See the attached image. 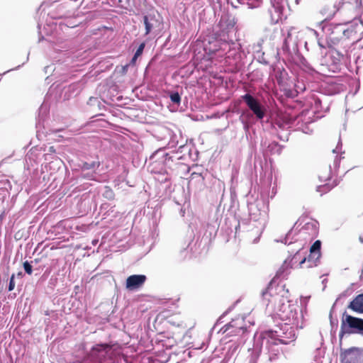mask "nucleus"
Listing matches in <instances>:
<instances>
[{"label": "nucleus", "mask_w": 363, "mask_h": 363, "mask_svg": "<svg viewBox=\"0 0 363 363\" xmlns=\"http://www.w3.org/2000/svg\"><path fill=\"white\" fill-rule=\"evenodd\" d=\"M298 129L301 130V131L306 134H311L312 133V130L309 128L308 125H303L298 127Z\"/></svg>", "instance_id": "32"}, {"label": "nucleus", "mask_w": 363, "mask_h": 363, "mask_svg": "<svg viewBox=\"0 0 363 363\" xmlns=\"http://www.w3.org/2000/svg\"><path fill=\"white\" fill-rule=\"evenodd\" d=\"M260 235H261V233H259V236H258L257 238H256L254 240V241H253V242H254L255 243H256V242H258V240H259V236H260Z\"/></svg>", "instance_id": "45"}, {"label": "nucleus", "mask_w": 363, "mask_h": 363, "mask_svg": "<svg viewBox=\"0 0 363 363\" xmlns=\"http://www.w3.org/2000/svg\"><path fill=\"white\" fill-rule=\"evenodd\" d=\"M329 178H330V174L328 177H325L324 178L323 177H320V176L319 177V179H320V181H325V180H327Z\"/></svg>", "instance_id": "43"}, {"label": "nucleus", "mask_w": 363, "mask_h": 363, "mask_svg": "<svg viewBox=\"0 0 363 363\" xmlns=\"http://www.w3.org/2000/svg\"><path fill=\"white\" fill-rule=\"evenodd\" d=\"M272 7L269 9L272 20L277 23L281 20V16L283 13L286 0H270Z\"/></svg>", "instance_id": "13"}, {"label": "nucleus", "mask_w": 363, "mask_h": 363, "mask_svg": "<svg viewBox=\"0 0 363 363\" xmlns=\"http://www.w3.org/2000/svg\"><path fill=\"white\" fill-rule=\"evenodd\" d=\"M333 3V9L330 11H324L327 17L333 16L339 9L342 0H330Z\"/></svg>", "instance_id": "22"}, {"label": "nucleus", "mask_w": 363, "mask_h": 363, "mask_svg": "<svg viewBox=\"0 0 363 363\" xmlns=\"http://www.w3.org/2000/svg\"><path fill=\"white\" fill-rule=\"evenodd\" d=\"M240 48V45L233 40H228V37H225V35H222V42H220L218 48H213V50H219L221 52L227 55V57H233L235 55Z\"/></svg>", "instance_id": "11"}, {"label": "nucleus", "mask_w": 363, "mask_h": 363, "mask_svg": "<svg viewBox=\"0 0 363 363\" xmlns=\"http://www.w3.org/2000/svg\"><path fill=\"white\" fill-rule=\"evenodd\" d=\"M189 151L188 146L185 145H181L179 146L178 152H183L184 151Z\"/></svg>", "instance_id": "37"}, {"label": "nucleus", "mask_w": 363, "mask_h": 363, "mask_svg": "<svg viewBox=\"0 0 363 363\" xmlns=\"http://www.w3.org/2000/svg\"><path fill=\"white\" fill-rule=\"evenodd\" d=\"M239 120L242 123L243 128L246 132L258 121L257 120V117L247 110H245L241 113Z\"/></svg>", "instance_id": "15"}, {"label": "nucleus", "mask_w": 363, "mask_h": 363, "mask_svg": "<svg viewBox=\"0 0 363 363\" xmlns=\"http://www.w3.org/2000/svg\"><path fill=\"white\" fill-rule=\"evenodd\" d=\"M340 158L338 157L337 156H336L335 160H334V162H333L334 168L338 167L339 164H340Z\"/></svg>", "instance_id": "38"}, {"label": "nucleus", "mask_w": 363, "mask_h": 363, "mask_svg": "<svg viewBox=\"0 0 363 363\" xmlns=\"http://www.w3.org/2000/svg\"><path fill=\"white\" fill-rule=\"evenodd\" d=\"M80 91V84L78 83H74L63 89L62 91V96L65 100H69L79 94Z\"/></svg>", "instance_id": "17"}, {"label": "nucleus", "mask_w": 363, "mask_h": 363, "mask_svg": "<svg viewBox=\"0 0 363 363\" xmlns=\"http://www.w3.org/2000/svg\"><path fill=\"white\" fill-rule=\"evenodd\" d=\"M171 101L174 104L179 105L181 101V96L177 91L171 92L169 94Z\"/></svg>", "instance_id": "25"}, {"label": "nucleus", "mask_w": 363, "mask_h": 363, "mask_svg": "<svg viewBox=\"0 0 363 363\" xmlns=\"http://www.w3.org/2000/svg\"><path fill=\"white\" fill-rule=\"evenodd\" d=\"M14 287H15L14 274H12V276L10 278L8 289L9 291H11L13 290Z\"/></svg>", "instance_id": "33"}, {"label": "nucleus", "mask_w": 363, "mask_h": 363, "mask_svg": "<svg viewBox=\"0 0 363 363\" xmlns=\"http://www.w3.org/2000/svg\"><path fill=\"white\" fill-rule=\"evenodd\" d=\"M220 42H222V36L216 38L213 40H209L208 43L204 46L205 50L211 54L218 52L219 50H213V48H218Z\"/></svg>", "instance_id": "19"}, {"label": "nucleus", "mask_w": 363, "mask_h": 363, "mask_svg": "<svg viewBox=\"0 0 363 363\" xmlns=\"http://www.w3.org/2000/svg\"><path fill=\"white\" fill-rule=\"evenodd\" d=\"M296 121H298V123H299V121H300L299 117H297V118L294 120V121L293 123H295Z\"/></svg>", "instance_id": "48"}, {"label": "nucleus", "mask_w": 363, "mask_h": 363, "mask_svg": "<svg viewBox=\"0 0 363 363\" xmlns=\"http://www.w3.org/2000/svg\"><path fill=\"white\" fill-rule=\"evenodd\" d=\"M296 243L297 244V249L293 250L290 253H293L295 250H296V252L291 258L288 257L284 261L281 267L277 271V277L281 279L285 278L287 275V270L289 268L294 267L296 264L301 266V264L306 262V258L304 255L305 252L302 251L303 247L305 245L304 242L301 241Z\"/></svg>", "instance_id": "7"}, {"label": "nucleus", "mask_w": 363, "mask_h": 363, "mask_svg": "<svg viewBox=\"0 0 363 363\" xmlns=\"http://www.w3.org/2000/svg\"><path fill=\"white\" fill-rule=\"evenodd\" d=\"M113 346L110 343H101L93 346L89 353L91 359L96 363H106L107 361L114 363L116 352Z\"/></svg>", "instance_id": "5"}, {"label": "nucleus", "mask_w": 363, "mask_h": 363, "mask_svg": "<svg viewBox=\"0 0 363 363\" xmlns=\"http://www.w3.org/2000/svg\"><path fill=\"white\" fill-rule=\"evenodd\" d=\"M244 319L233 320L230 323L226 324L223 329V333H226L228 335H238L245 332L246 328L243 326Z\"/></svg>", "instance_id": "12"}, {"label": "nucleus", "mask_w": 363, "mask_h": 363, "mask_svg": "<svg viewBox=\"0 0 363 363\" xmlns=\"http://www.w3.org/2000/svg\"><path fill=\"white\" fill-rule=\"evenodd\" d=\"M347 308L358 314H363V293L357 295L347 305Z\"/></svg>", "instance_id": "16"}, {"label": "nucleus", "mask_w": 363, "mask_h": 363, "mask_svg": "<svg viewBox=\"0 0 363 363\" xmlns=\"http://www.w3.org/2000/svg\"><path fill=\"white\" fill-rule=\"evenodd\" d=\"M268 294L271 296L269 302L274 304L275 315L286 323L255 336L252 347L247 350V363H257L261 354L267 357L268 362L274 361L280 354L279 344L294 342L296 337L294 328H303L304 312L298 306L290 303L289 291L284 285L278 284L275 289L268 287L262 296L266 298Z\"/></svg>", "instance_id": "1"}, {"label": "nucleus", "mask_w": 363, "mask_h": 363, "mask_svg": "<svg viewBox=\"0 0 363 363\" xmlns=\"http://www.w3.org/2000/svg\"><path fill=\"white\" fill-rule=\"evenodd\" d=\"M247 207L251 220L257 221L265 215V204L262 199L248 201Z\"/></svg>", "instance_id": "10"}, {"label": "nucleus", "mask_w": 363, "mask_h": 363, "mask_svg": "<svg viewBox=\"0 0 363 363\" xmlns=\"http://www.w3.org/2000/svg\"><path fill=\"white\" fill-rule=\"evenodd\" d=\"M97 242H98V240H94L92 241V244H93L94 245H96L97 244Z\"/></svg>", "instance_id": "47"}, {"label": "nucleus", "mask_w": 363, "mask_h": 363, "mask_svg": "<svg viewBox=\"0 0 363 363\" xmlns=\"http://www.w3.org/2000/svg\"><path fill=\"white\" fill-rule=\"evenodd\" d=\"M241 98L248 107L247 111L253 113L257 117V120H263L267 111L265 104L248 93L242 95Z\"/></svg>", "instance_id": "8"}, {"label": "nucleus", "mask_w": 363, "mask_h": 363, "mask_svg": "<svg viewBox=\"0 0 363 363\" xmlns=\"http://www.w3.org/2000/svg\"><path fill=\"white\" fill-rule=\"evenodd\" d=\"M83 177H87L86 175L85 174L83 173Z\"/></svg>", "instance_id": "50"}, {"label": "nucleus", "mask_w": 363, "mask_h": 363, "mask_svg": "<svg viewBox=\"0 0 363 363\" xmlns=\"http://www.w3.org/2000/svg\"><path fill=\"white\" fill-rule=\"evenodd\" d=\"M304 44H305V47L306 48V47H307V43H306V42H305V43H304Z\"/></svg>", "instance_id": "51"}, {"label": "nucleus", "mask_w": 363, "mask_h": 363, "mask_svg": "<svg viewBox=\"0 0 363 363\" xmlns=\"http://www.w3.org/2000/svg\"><path fill=\"white\" fill-rule=\"evenodd\" d=\"M104 195L108 199H111L113 196V193L110 189H107Z\"/></svg>", "instance_id": "36"}, {"label": "nucleus", "mask_w": 363, "mask_h": 363, "mask_svg": "<svg viewBox=\"0 0 363 363\" xmlns=\"http://www.w3.org/2000/svg\"><path fill=\"white\" fill-rule=\"evenodd\" d=\"M161 155V156L162 157H164V156L167 155V154L164 153V150H160L154 155H152V157H155V155Z\"/></svg>", "instance_id": "39"}, {"label": "nucleus", "mask_w": 363, "mask_h": 363, "mask_svg": "<svg viewBox=\"0 0 363 363\" xmlns=\"http://www.w3.org/2000/svg\"><path fill=\"white\" fill-rule=\"evenodd\" d=\"M169 144L171 145L172 147H174L178 144V142H174V140L172 139L170 141Z\"/></svg>", "instance_id": "42"}, {"label": "nucleus", "mask_w": 363, "mask_h": 363, "mask_svg": "<svg viewBox=\"0 0 363 363\" xmlns=\"http://www.w3.org/2000/svg\"><path fill=\"white\" fill-rule=\"evenodd\" d=\"M318 45L320 48H325V46L323 45V44L320 42V40H318Z\"/></svg>", "instance_id": "46"}, {"label": "nucleus", "mask_w": 363, "mask_h": 363, "mask_svg": "<svg viewBox=\"0 0 363 363\" xmlns=\"http://www.w3.org/2000/svg\"><path fill=\"white\" fill-rule=\"evenodd\" d=\"M155 174V179L158 182L162 184L168 182L170 179L169 174L164 169L160 172H154Z\"/></svg>", "instance_id": "21"}, {"label": "nucleus", "mask_w": 363, "mask_h": 363, "mask_svg": "<svg viewBox=\"0 0 363 363\" xmlns=\"http://www.w3.org/2000/svg\"><path fill=\"white\" fill-rule=\"evenodd\" d=\"M340 359L341 363H363V349L357 347L341 349Z\"/></svg>", "instance_id": "9"}, {"label": "nucleus", "mask_w": 363, "mask_h": 363, "mask_svg": "<svg viewBox=\"0 0 363 363\" xmlns=\"http://www.w3.org/2000/svg\"><path fill=\"white\" fill-rule=\"evenodd\" d=\"M127 67H128V65L124 66L123 67V70H126Z\"/></svg>", "instance_id": "49"}, {"label": "nucleus", "mask_w": 363, "mask_h": 363, "mask_svg": "<svg viewBox=\"0 0 363 363\" xmlns=\"http://www.w3.org/2000/svg\"><path fill=\"white\" fill-rule=\"evenodd\" d=\"M345 1L354 5L355 8H359L362 5V0H345Z\"/></svg>", "instance_id": "31"}, {"label": "nucleus", "mask_w": 363, "mask_h": 363, "mask_svg": "<svg viewBox=\"0 0 363 363\" xmlns=\"http://www.w3.org/2000/svg\"><path fill=\"white\" fill-rule=\"evenodd\" d=\"M46 111L47 108L44 105H42L39 109V121L38 125H40V121L43 120L44 116L46 114Z\"/></svg>", "instance_id": "27"}, {"label": "nucleus", "mask_w": 363, "mask_h": 363, "mask_svg": "<svg viewBox=\"0 0 363 363\" xmlns=\"http://www.w3.org/2000/svg\"><path fill=\"white\" fill-rule=\"evenodd\" d=\"M351 335H358L363 337V318L351 315L345 311L341 318L340 342H342L344 336Z\"/></svg>", "instance_id": "4"}, {"label": "nucleus", "mask_w": 363, "mask_h": 363, "mask_svg": "<svg viewBox=\"0 0 363 363\" xmlns=\"http://www.w3.org/2000/svg\"><path fill=\"white\" fill-rule=\"evenodd\" d=\"M240 4H245L250 9L259 7L262 3V0H238Z\"/></svg>", "instance_id": "23"}, {"label": "nucleus", "mask_w": 363, "mask_h": 363, "mask_svg": "<svg viewBox=\"0 0 363 363\" xmlns=\"http://www.w3.org/2000/svg\"><path fill=\"white\" fill-rule=\"evenodd\" d=\"M331 187L328 184L317 187V191L320 192L321 195L329 191Z\"/></svg>", "instance_id": "26"}, {"label": "nucleus", "mask_w": 363, "mask_h": 363, "mask_svg": "<svg viewBox=\"0 0 363 363\" xmlns=\"http://www.w3.org/2000/svg\"><path fill=\"white\" fill-rule=\"evenodd\" d=\"M297 223L295 224L296 225ZM294 225L292 229L285 235L284 238L280 240H276V242H281L285 245L295 244L303 241L304 244L307 240H311L317 234L318 232V223L316 221H309L304 224V225L296 233V228Z\"/></svg>", "instance_id": "3"}, {"label": "nucleus", "mask_w": 363, "mask_h": 363, "mask_svg": "<svg viewBox=\"0 0 363 363\" xmlns=\"http://www.w3.org/2000/svg\"><path fill=\"white\" fill-rule=\"evenodd\" d=\"M138 57H135V55L134 54L133 58L131 59L130 64H135Z\"/></svg>", "instance_id": "41"}, {"label": "nucleus", "mask_w": 363, "mask_h": 363, "mask_svg": "<svg viewBox=\"0 0 363 363\" xmlns=\"http://www.w3.org/2000/svg\"><path fill=\"white\" fill-rule=\"evenodd\" d=\"M145 47V43H142L139 45V47L138 48L136 52H135V57H140L142 55V53H143V52L144 50Z\"/></svg>", "instance_id": "29"}, {"label": "nucleus", "mask_w": 363, "mask_h": 363, "mask_svg": "<svg viewBox=\"0 0 363 363\" xmlns=\"http://www.w3.org/2000/svg\"><path fill=\"white\" fill-rule=\"evenodd\" d=\"M315 105L317 108L321 107V100L320 99H316L315 100Z\"/></svg>", "instance_id": "40"}, {"label": "nucleus", "mask_w": 363, "mask_h": 363, "mask_svg": "<svg viewBox=\"0 0 363 363\" xmlns=\"http://www.w3.org/2000/svg\"><path fill=\"white\" fill-rule=\"evenodd\" d=\"M235 21L234 19L229 20L226 29L228 30V32H229L231 29H233L235 27Z\"/></svg>", "instance_id": "34"}, {"label": "nucleus", "mask_w": 363, "mask_h": 363, "mask_svg": "<svg viewBox=\"0 0 363 363\" xmlns=\"http://www.w3.org/2000/svg\"><path fill=\"white\" fill-rule=\"evenodd\" d=\"M144 24L145 28V35H148L152 30V29L155 27L157 24V21L152 16H144Z\"/></svg>", "instance_id": "20"}, {"label": "nucleus", "mask_w": 363, "mask_h": 363, "mask_svg": "<svg viewBox=\"0 0 363 363\" xmlns=\"http://www.w3.org/2000/svg\"><path fill=\"white\" fill-rule=\"evenodd\" d=\"M48 151H49L50 152H55V150L54 147L51 146V147H49Z\"/></svg>", "instance_id": "44"}, {"label": "nucleus", "mask_w": 363, "mask_h": 363, "mask_svg": "<svg viewBox=\"0 0 363 363\" xmlns=\"http://www.w3.org/2000/svg\"><path fill=\"white\" fill-rule=\"evenodd\" d=\"M324 30L328 35L329 41L336 45L355 35L353 29L346 28L345 24H329L324 27Z\"/></svg>", "instance_id": "6"}, {"label": "nucleus", "mask_w": 363, "mask_h": 363, "mask_svg": "<svg viewBox=\"0 0 363 363\" xmlns=\"http://www.w3.org/2000/svg\"><path fill=\"white\" fill-rule=\"evenodd\" d=\"M23 269H24L25 272L28 274H32V272H33L32 266H31V264L28 261H26L23 263Z\"/></svg>", "instance_id": "30"}, {"label": "nucleus", "mask_w": 363, "mask_h": 363, "mask_svg": "<svg viewBox=\"0 0 363 363\" xmlns=\"http://www.w3.org/2000/svg\"><path fill=\"white\" fill-rule=\"evenodd\" d=\"M329 317H330V325H331L332 328L337 329V327H338V320L337 318H333L332 311L330 313V316Z\"/></svg>", "instance_id": "28"}, {"label": "nucleus", "mask_w": 363, "mask_h": 363, "mask_svg": "<svg viewBox=\"0 0 363 363\" xmlns=\"http://www.w3.org/2000/svg\"><path fill=\"white\" fill-rule=\"evenodd\" d=\"M341 150H342V142H341V140H339V141H338V143H337V146H336L335 149H334L333 152L334 153H337H337H340V152L341 153V152H341Z\"/></svg>", "instance_id": "35"}, {"label": "nucleus", "mask_w": 363, "mask_h": 363, "mask_svg": "<svg viewBox=\"0 0 363 363\" xmlns=\"http://www.w3.org/2000/svg\"><path fill=\"white\" fill-rule=\"evenodd\" d=\"M99 162L93 161L91 162H85L83 164L82 169L83 170H88V169H95L96 168L99 167Z\"/></svg>", "instance_id": "24"}, {"label": "nucleus", "mask_w": 363, "mask_h": 363, "mask_svg": "<svg viewBox=\"0 0 363 363\" xmlns=\"http://www.w3.org/2000/svg\"><path fill=\"white\" fill-rule=\"evenodd\" d=\"M147 280L143 274H133L129 276L126 279L125 287L129 291H134L140 288Z\"/></svg>", "instance_id": "14"}, {"label": "nucleus", "mask_w": 363, "mask_h": 363, "mask_svg": "<svg viewBox=\"0 0 363 363\" xmlns=\"http://www.w3.org/2000/svg\"><path fill=\"white\" fill-rule=\"evenodd\" d=\"M321 242L316 240L310 248V255L308 262L313 260L314 265H317V262L320 257Z\"/></svg>", "instance_id": "18"}, {"label": "nucleus", "mask_w": 363, "mask_h": 363, "mask_svg": "<svg viewBox=\"0 0 363 363\" xmlns=\"http://www.w3.org/2000/svg\"><path fill=\"white\" fill-rule=\"evenodd\" d=\"M284 43L281 48L282 54L289 60L294 62L300 60L306 72H313V69L299 52V45L303 39L304 33L296 27H289L282 30Z\"/></svg>", "instance_id": "2"}]
</instances>
